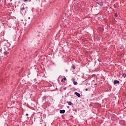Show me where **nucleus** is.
Here are the masks:
<instances>
[{
  "instance_id": "1a4fd4ad",
  "label": "nucleus",
  "mask_w": 126,
  "mask_h": 126,
  "mask_svg": "<svg viewBox=\"0 0 126 126\" xmlns=\"http://www.w3.org/2000/svg\"><path fill=\"white\" fill-rule=\"evenodd\" d=\"M73 83L74 85H77V84H78L77 82H76L75 81H73Z\"/></svg>"
},
{
  "instance_id": "0eeeda50",
  "label": "nucleus",
  "mask_w": 126,
  "mask_h": 126,
  "mask_svg": "<svg viewBox=\"0 0 126 126\" xmlns=\"http://www.w3.org/2000/svg\"><path fill=\"white\" fill-rule=\"evenodd\" d=\"M65 80H66V78L65 77H64L63 78L62 80H61V82H64L65 81Z\"/></svg>"
},
{
  "instance_id": "f257e3e1",
  "label": "nucleus",
  "mask_w": 126,
  "mask_h": 126,
  "mask_svg": "<svg viewBox=\"0 0 126 126\" xmlns=\"http://www.w3.org/2000/svg\"><path fill=\"white\" fill-rule=\"evenodd\" d=\"M39 124H40V126H46V123H45L43 121H40Z\"/></svg>"
},
{
  "instance_id": "20e7f679",
  "label": "nucleus",
  "mask_w": 126,
  "mask_h": 126,
  "mask_svg": "<svg viewBox=\"0 0 126 126\" xmlns=\"http://www.w3.org/2000/svg\"><path fill=\"white\" fill-rule=\"evenodd\" d=\"M120 83V81L115 80L114 81V84H119Z\"/></svg>"
},
{
  "instance_id": "39448f33",
  "label": "nucleus",
  "mask_w": 126,
  "mask_h": 126,
  "mask_svg": "<svg viewBox=\"0 0 126 126\" xmlns=\"http://www.w3.org/2000/svg\"><path fill=\"white\" fill-rule=\"evenodd\" d=\"M20 9H21V12H23L24 10H25V8H24V7L21 6Z\"/></svg>"
},
{
  "instance_id": "423d86ee",
  "label": "nucleus",
  "mask_w": 126,
  "mask_h": 126,
  "mask_svg": "<svg viewBox=\"0 0 126 126\" xmlns=\"http://www.w3.org/2000/svg\"><path fill=\"white\" fill-rule=\"evenodd\" d=\"M60 114H64L65 113V110H60Z\"/></svg>"
},
{
  "instance_id": "f03ea898",
  "label": "nucleus",
  "mask_w": 126,
  "mask_h": 126,
  "mask_svg": "<svg viewBox=\"0 0 126 126\" xmlns=\"http://www.w3.org/2000/svg\"><path fill=\"white\" fill-rule=\"evenodd\" d=\"M96 4H98L100 6H102L103 4H104V2L101 1V2H96Z\"/></svg>"
},
{
  "instance_id": "ddd939ff",
  "label": "nucleus",
  "mask_w": 126,
  "mask_h": 126,
  "mask_svg": "<svg viewBox=\"0 0 126 126\" xmlns=\"http://www.w3.org/2000/svg\"><path fill=\"white\" fill-rule=\"evenodd\" d=\"M115 17H118V13H116L115 14Z\"/></svg>"
},
{
  "instance_id": "2eb2a0df",
  "label": "nucleus",
  "mask_w": 126,
  "mask_h": 126,
  "mask_svg": "<svg viewBox=\"0 0 126 126\" xmlns=\"http://www.w3.org/2000/svg\"><path fill=\"white\" fill-rule=\"evenodd\" d=\"M85 91H88V89H87V88L85 89Z\"/></svg>"
},
{
  "instance_id": "9d476101",
  "label": "nucleus",
  "mask_w": 126,
  "mask_h": 126,
  "mask_svg": "<svg viewBox=\"0 0 126 126\" xmlns=\"http://www.w3.org/2000/svg\"><path fill=\"white\" fill-rule=\"evenodd\" d=\"M123 77H124V78H126V73H123L122 75Z\"/></svg>"
},
{
  "instance_id": "aec40b11",
  "label": "nucleus",
  "mask_w": 126,
  "mask_h": 126,
  "mask_svg": "<svg viewBox=\"0 0 126 126\" xmlns=\"http://www.w3.org/2000/svg\"><path fill=\"white\" fill-rule=\"evenodd\" d=\"M94 85H97V84H95Z\"/></svg>"
},
{
  "instance_id": "f3484780",
  "label": "nucleus",
  "mask_w": 126,
  "mask_h": 126,
  "mask_svg": "<svg viewBox=\"0 0 126 126\" xmlns=\"http://www.w3.org/2000/svg\"><path fill=\"white\" fill-rule=\"evenodd\" d=\"M28 0H24V1H27Z\"/></svg>"
},
{
  "instance_id": "9b49d317",
  "label": "nucleus",
  "mask_w": 126,
  "mask_h": 126,
  "mask_svg": "<svg viewBox=\"0 0 126 126\" xmlns=\"http://www.w3.org/2000/svg\"><path fill=\"white\" fill-rule=\"evenodd\" d=\"M4 54L5 55V56H6L8 54V52H4Z\"/></svg>"
},
{
  "instance_id": "7ed1b4c3",
  "label": "nucleus",
  "mask_w": 126,
  "mask_h": 126,
  "mask_svg": "<svg viewBox=\"0 0 126 126\" xmlns=\"http://www.w3.org/2000/svg\"><path fill=\"white\" fill-rule=\"evenodd\" d=\"M74 94H75V95H76V96H77L78 97H81V95H80V94H79L77 92H75Z\"/></svg>"
},
{
  "instance_id": "4468645a",
  "label": "nucleus",
  "mask_w": 126,
  "mask_h": 126,
  "mask_svg": "<svg viewBox=\"0 0 126 126\" xmlns=\"http://www.w3.org/2000/svg\"><path fill=\"white\" fill-rule=\"evenodd\" d=\"M45 99H46V96H43V97H42V100H43V101H44V100H45Z\"/></svg>"
},
{
  "instance_id": "f8f14e48",
  "label": "nucleus",
  "mask_w": 126,
  "mask_h": 126,
  "mask_svg": "<svg viewBox=\"0 0 126 126\" xmlns=\"http://www.w3.org/2000/svg\"><path fill=\"white\" fill-rule=\"evenodd\" d=\"M72 68H73V69H75V66L74 65H73L72 66Z\"/></svg>"
},
{
  "instance_id": "6ab92c4d",
  "label": "nucleus",
  "mask_w": 126,
  "mask_h": 126,
  "mask_svg": "<svg viewBox=\"0 0 126 126\" xmlns=\"http://www.w3.org/2000/svg\"><path fill=\"white\" fill-rule=\"evenodd\" d=\"M10 1H12V0H10Z\"/></svg>"
},
{
  "instance_id": "dca6fc26",
  "label": "nucleus",
  "mask_w": 126,
  "mask_h": 126,
  "mask_svg": "<svg viewBox=\"0 0 126 126\" xmlns=\"http://www.w3.org/2000/svg\"><path fill=\"white\" fill-rule=\"evenodd\" d=\"M26 116H29V114H28V113L26 114Z\"/></svg>"
},
{
  "instance_id": "6e6552de",
  "label": "nucleus",
  "mask_w": 126,
  "mask_h": 126,
  "mask_svg": "<svg viewBox=\"0 0 126 126\" xmlns=\"http://www.w3.org/2000/svg\"><path fill=\"white\" fill-rule=\"evenodd\" d=\"M67 103L69 106H72V102H71V101H67Z\"/></svg>"
},
{
  "instance_id": "a211bd4d",
  "label": "nucleus",
  "mask_w": 126,
  "mask_h": 126,
  "mask_svg": "<svg viewBox=\"0 0 126 126\" xmlns=\"http://www.w3.org/2000/svg\"><path fill=\"white\" fill-rule=\"evenodd\" d=\"M28 19H30V17L28 18Z\"/></svg>"
}]
</instances>
